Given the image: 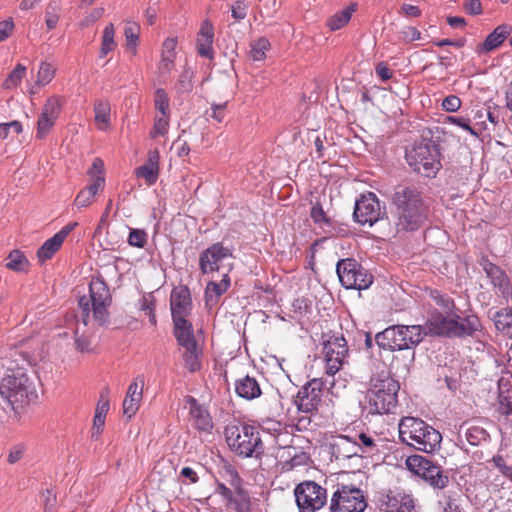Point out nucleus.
Instances as JSON below:
<instances>
[{
	"instance_id": "f257e3e1",
	"label": "nucleus",
	"mask_w": 512,
	"mask_h": 512,
	"mask_svg": "<svg viewBox=\"0 0 512 512\" xmlns=\"http://www.w3.org/2000/svg\"><path fill=\"white\" fill-rule=\"evenodd\" d=\"M393 218L397 233L415 232L424 226L429 209L420 191L411 186H398L392 198Z\"/></svg>"
},
{
	"instance_id": "f03ea898",
	"label": "nucleus",
	"mask_w": 512,
	"mask_h": 512,
	"mask_svg": "<svg viewBox=\"0 0 512 512\" xmlns=\"http://www.w3.org/2000/svg\"><path fill=\"white\" fill-rule=\"evenodd\" d=\"M398 431L401 442L418 451L429 454L440 448L441 433L421 418L402 417L398 424Z\"/></svg>"
},
{
	"instance_id": "7ed1b4c3",
	"label": "nucleus",
	"mask_w": 512,
	"mask_h": 512,
	"mask_svg": "<svg viewBox=\"0 0 512 512\" xmlns=\"http://www.w3.org/2000/svg\"><path fill=\"white\" fill-rule=\"evenodd\" d=\"M260 430V427L248 423L233 422L224 429L225 440L236 455L261 459L265 453V445Z\"/></svg>"
},
{
	"instance_id": "20e7f679",
	"label": "nucleus",
	"mask_w": 512,
	"mask_h": 512,
	"mask_svg": "<svg viewBox=\"0 0 512 512\" xmlns=\"http://www.w3.org/2000/svg\"><path fill=\"white\" fill-rule=\"evenodd\" d=\"M399 382L389 374L373 376L365 394V409L372 415L392 413L398 404Z\"/></svg>"
},
{
	"instance_id": "39448f33",
	"label": "nucleus",
	"mask_w": 512,
	"mask_h": 512,
	"mask_svg": "<svg viewBox=\"0 0 512 512\" xmlns=\"http://www.w3.org/2000/svg\"><path fill=\"white\" fill-rule=\"evenodd\" d=\"M424 335L426 332L421 325H392L377 333L375 341L381 349L410 350L421 343Z\"/></svg>"
},
{
	"instance_id": "423d86ee",
	"label": "nucleus",
	"mask_w": 512,
	"mask_h": 512,
	"mask_svg": "<svg viewBox=\"0 0 512 512\" xmlns=\"http://www.w3.org/2000/svg\"><path fill=\"white\" fill-rule=\"evenodd\" d=\"M89 299L85 296L79 299V307L82 309L83 322L88 323L92 311L94 320L99 325H104L109 320L108 307L111 304L109 287L101 278H92L89 283Z\"/></svg>"
},
{
	"instance_id": "0eeeda50",
	"label": "nucleus",
	"mask_w": 512,
	"mask_h": 512,
	"mask_svg": "<svg viewBox=\"0 0 512 512\" xmlns=\"http://www.w3.org/2000/svg\"><path fill=\"white\" fill-rule=\"evenodd\" d=\"M406 161L414 172L433 178L441 168L438 145L431 140L415 143L406 151Z\"/></svg>"
},
{
	"instance_id": "6e6552de",
	"label": "nucleus",
	"mask_w": 512,
	"mask_h": 512,
	"mask_svg": "<svg viewBox=\"0 0 512 512\" xmlns=\"http://www.w3.org/2000/svg\"><path fill=\"white\" fill-rule=\"evenodd\" d=\"M0 394L12 406L23 405L34 396V387L23 368L8 369L0 382Z\"/></svg>"
},
{
	"instance_id": "1a4fd4ad",
	"label": "nucleus",
	"mask_w": 512,
	"mask_h": 512,
	"mask_svg": "<svg viewBox=\"0 0 512 512\" xmlns=\"http://www.w3.org/2000/svg\"><path fill=\"white\" fill-rule=\"evenodd\" d=\"M323 393L324 382L320 378H313L299 389L294 403L299 412L309 415L298 419L297 426L299 428H306L310 424V416L317 413L322 402Z\"/></svg>"
},
{
	"instance_id": "9d476101",
	"label": "nucleus",
	"mask_w": 512,
	"mask_h": 512,
	"mask_svg": "<svg viewBox=\"0 0 512 512\" xmlns=\"http://www.w3.org/2000/svg\"><path fill=\"white\" fill-rule=\"evenodd\" d=\"M405 464L410 472L422 478L429 486L434 489H445L450 478L443 468L422 455L408 456Z\"/></svg>"
},
{
	"instance_id": "9b49d317",
	"label": "nucleus",
	"mask_w": 512,
	"mask_h": 512,
	"mask_svg": "<svg viewBox=\"0 0 512 512\" xmlns=\"http://www.w3.org/2000/svg\"><path fill=\"white\" fill-rule=\"evenodd\" d=\"M367 507V500L364 492L354 486L337 484L333 492L330 504V512H364Z\"/></svg>"
},
{
	"instance_id": "f8f14e48",
	"label": "nucleus",
	"mask_w": 512,
	"mask_h": 512,
	"mask_svg": "<svg viewBox=\"0 0 512 512\" xmlns=\"http://www.w3.org/2000/svg\"><path fill=\"white\" fill-rule=\"evenodd\" d=\"M336 272L341 285L346 289L364 290L373 283V275L354 258L340 259Z\"/></svg>"
},
{
	"instance_id": "ddd939ff",
	"label": "nucleus",
	"mask_w": 512,
	"mask_h": 512,
	"mask_svg": "<svg viewBox=\"0 0 512 512\" xmlns=\"http://www.w3.org/2000/svg\"><path fill=\"white\" fill-rule=\"evenodd\" d=\"M294 494L299 512H317L327 503L326 489L313 481L298 484Z\"/></svg>"
},
{
	"instance_id": "4468645a",
	"label": "nucleus",
	"mask_w": 512,
	"mask_h": 512,
	"mask_svg": "<svg viewBox=\"0 0 512 512\" xmlns=\"http://www.w3.org/2000/svg\"><path fill=\"white\" fill-rule=\"evenodd\" d=\"M324 359L326 374L334 376L343 366L348 356L347 342L343 336H331L324 341Z\"/></svg>"
},
{
	"instance_id": "2eb2a0df",
	"label": "nucleus",
	"mask_w": 512,
	"mask_h": 512,
	"mask_svg": "<svg viewBox=\"0 0 512 512\" xmlns=\"http://www.w3.org/2000/svg\"><path fill=\"white\" fill-rule=\"evenodd\" d=\"M381 216L382 210L380 201L374 193L368 192L367 194H362L360 198L356 200L353 217L357 223L372 226Z\"/></svg>"
},
{
	"instance_id": "dca6fc26",
	"label": "nucleus",
	"mask_w": 512,
	"mask_h": 512,
	"mask_svg": "<svg viewBox=\"0 0 512 512\" xmlns=\"http://www.w3.org/2000/svg\"><path fill=\"white\" fill-rule=\"evenodd\" d=\"M63 104L64 100L60 96H51L46 100L37 121V139L43 140L48 136L61 114Z\"/></svg>"
},
{
	"instance_id": "f3484780",
	"label": "nucleus",
	"mask_w": 512,
	"mask_h": 512,
	"mask_svg": "<svg viewBox=\"0 0 512 512\" xmlns=\"http://www.w3.org/2000/svg\"><path fill=\"white\" fill-rule=\"evenodd\" d=\"M229 256H231L229 249L217 242L200 254L199 268L203 274L218 271L220 262Z\"/></svg>"
},
{
	"instance_id": "a211bd4d",
	"label": "nucleus",
	"mask_w": 512,
	"mask_h": 512,
	"mask_svg": "<svg viewBox=\"0 0 512 512\" xmlns=\"http://www.w3.org/2000/svg\"><path fill=\"white\" fill-rule=\"evenodd\" d=\"M170 309L172 319L187 317L192 310L191 293L187 286L175 287L170 295Z\"/></svg>"
},
{
	"instance_id": "6ab92c4d",
	"label": "nucleus",
	"mask_w": 512,
	"mask_h": 512,
	"mask_svg": "<svg viewBox=\"0 0 512 512\" xmlns=\"http://www.w3.org/2000/svg\"><path fill=\"white\" fill-rule=\"evenodd\" d=\"M78 225L77 222H70L60 231H58L54 236L47 239L41 247L37 251V257L40 262H45L46 260L51 259L55 253L61 248L63 242L67 238V236L73 231V229Z\"/></svg>"
},
{
	"instance_id": "aec40b11",
	"label": "nucleus",
	"mask_w": 512,
	"mask_h": 512,
	"mask_svg": "<svg viewBox=\"0 0 512 512\" xmlns=\"http://www.w3.org/2000/svg\"><path fill=\"white\" fill-rule=\"evenodd\" d=\"M143 387V376H137L128 387L126 397L123 401V413L128 418L134 416L139 409L143 394Z\"/></svg>"
},
{
	"instance_id": "412c9836",
	"label": "nucleus",
	"mask_w": 512,
	"mask_h": 512,
	"mask_svg": "<svg viewBox=\"0 0 512 512\" xmlns=\"http://www.w3.org/2000/svg\"><path fill=\"white\" fill-rule=\"evenodd\" d=\"M511 32L512 26L509 24H501L497 26L487 35L486 39L477 46L476 52L478 54H486L497 49L503 44Z\"/></svg>"
},
{
	"instance_id": "4be33fe9",
	"label": "nucleus",
	"mask_w": 512,
	"mask_h": 512,
	"mask_svg": "<svg viewBox=\"0 0 512 512\" xmlns=\"http://www.w3.org/2000/svg\"><path fill=\"white\" fill-rule=\"evenodd\" d=\"M332 455L336 459H349L358 455L359 446L356 440H352L347 435H338L331 445Z\"/></svg>"
},
{
	"instance_id": "5701e85b",
	"label": "nucleus",
	"mask_w": 512,
	"mask_h": 512,
	"mask_svg": "<svg viewBox=\"0 0 512 512\" xmlns=\"http://www.w3.org/2000/svg\"><path fill=\"white\" fill-rule=\"evenodd\" d=\"M135 175L138 178L145 179L149 186L155 184L159 176V152L156 150L150 151L147 162L135 169Z\"/></svg>"
},
{
	"instance_id": "b1692460",
	"label": "nucleus",
	"mask_w": 512,
	"mask_h": 512,
	"mask_svg": "<svg viewBox=\"0 0 512 512\" xmlns=\"http://www.w3.org/2000/svg\"><path fill=\"white\" fill-rule=\"evenodd\" d=\"M187 402L189 404V414L194 421L195 428L200 431L209 432L213 428L209 412L193 397H189Z\"/></svg>"
},
{
	"instance_id": "393cba45",
	"label": "nucleus",
	"mask_w": 512,
	"mask_h": 512,
	"mask_svg": "<svg viewBox=\"0 0 512 512\" xmlns=\"http://www.w3.org/2000/svg\"><path fill=\"white\" fill-rule=\"evenodd\" d=\"M214 27L209 21H204L197 36V52L200 56L213 58Z\"/></svg>"
},
{
	"instance_id": "a878e982",
	"label": "nucleus",
	"mask_w": 512,
	"mask_h": 512,
	"mask_svg": "<svg viewBox=\"0 0 512 512\" xmlns=\"http://www.w3.org/2000/svg\"><path fill=\"white\" fill-rule=\"evenodd\" d=\"M236 394L245 400H254L262 394L259 382L255 377L246 375L235 381Z\"/></svg>"
},
{
	"instance_id": "bb28decb",
	"label": "nucleus",
	"mask_w": 512,
	"mask_h": 512,
	"mask_svg": "<svg viewBox=\"0 0 512 512\" xmlns=\"http://www.w3.org/2000/svg\"><path fill=\"white\" fill-rule=\"evenodd\" d=\"M172 321L174 326L173 335L180 347L197 343L193 325L186 317L172 319Z\"/></svg>"
},
{
	"instance_id": "cd10ccee",
	"label": "nucleus",
	"mask_w": 512,
	"mask_h": 512,
	"mask_svg": "<svg viewBox=\"0 0 512 512\" xmlns=\"http://www.w3.org/2000/svg\"><path fill=\"white\" fill-rule=\"evenodd\" d=\"M230 287V277L226 273L223 275L221 281H210L208 282L205 289V304L209 308L215 307L220 297L228 290Z\"/></svg>"
},
{
	"instance_id": "c85d7f7f",
	"label": "nucleus",
	"mask_w": 512,
	"mask_h": 512,
	"mask_svg": "<svg viewBox=\"0 0 512 512\" xmlns=\"http://www.w3.org/2000/svg\"><path fill=\"white\" fill-rule=\"evenodd\" d=\"M310 217L314 224L317 225L318 228L321 229L326 236L332 237L337 234L336 225L334 224L332 219L327 216L326 212L324 211L320 203L316 202L311 207Z\"/></svg>"
},
{
	"instance_id": "c756f323",
	"label": "nucleus",
	"mask_w": 512,
	"mask_h": 512,
	"mask_svg": "<svg viewBox=\"0 0 512 512\" xmlns=\"http://www.w3.org/2000/svg\"><path fill=\"white\" fill-rule=\"evenodd\" d=\"M455 319L447 318L442 314L432 316L427 324V331L424 332L439 336H454Z\"/></svg>"
},
{
	"instance_id": "7c9ffc66",
	"label": "nucleus",
	"mask_w": 512,
	"mask_h": 512,
	"mask_svg": "<svg viewBox=\"0 0 512 512\" xmlns=\"http://www.w3.org/2000/svg\"><path fill=\"white\" fill-rule=\"evenodd\" d=\"M405 493L401 489H383L377 494V502L379 509L382 512H395L397 501L402 500V495Z\"/></svg>"
},
{
	"instance_id": "2f4dec72",
	"label": "nucleus",
	"mask_w": 512,
	"mask_h": 512,
	"mask_svg": "<svg viewBox=\"0 0 512 512\" xmlns=\"http://www.w3.org/2000/svg\"><path fill=\"white\" fill-rule=\"evenodd\" d=\"M454 336L453 337H467L473 335L480 326V321L475 315H468L464 318L456 316Z\"/></svg>"
},
{
	"instance_id": "473e14b6",
	"label": "nucleus",
	"mask_w": 512,
	"mask_h": 512,
	"mask_svg": "<svg viewBox=\"0 0 512 512\" xmlns=\"http://www.w3.org/2000/svg\"><path fill=\"white\" fill-rule=\"evenodd\" d=\"M183 352L181 354L185 367L189 372H196L201 368L202 351L198 343L181 346Z\"/></svg>"
},
{
	"instance_id": "72a5a7b5",
	"label": "nucleus",
	"mask_w": 512,
	"mask_h": 512,
	"mask_svg": "<svg viewBox=\"0 0 512 512\" xmlns=\"http://www.w3.org/2000/svg\"><path fill=\"white\" fill-rule=\"evenodd\" d=\"M193 77L194 72L191 68L185 67L174 86V91L177 97L188 95L193 90Z\"/></svg>"
},
{
	"instance_id": "f704fd0d",
	"label": "nucleus",
	"mask_w": 512,
	"mask_h": 512,
	"mask_svg": "<svg viewBox=\"0 0 512 512\" xmlns=\"http://www.w3.org/2000/svg\"><path fill=\"white\" fill-rule=\"evenodd\" d=\"M492 320L494 321L496 329L503 334L512 333V309L509 307L502 308L496 311Z\"/></svg>"
},
{
	"instance_id": "c9c22d12",
	"label": "nucleus",
	"mask_w": 512,
	"mask_h": 512,
	"mask_svg": "<svg viewBox=\"0 0 512 512\" xmlns=\"http://www.w3.org/2000/svg\"><path fill=\"white\" fill-rule=\"evenodd\" d=\"M110 104L108 101H97L94 104L95 123L99 130L106 131L110 126Z\"/></svg>"
},
{
	"instance_id": "e433bc0d",
	"label": "nucleus",
	"mask_w": 512,
	"mask_h": 512,
	"mask_svg": "<svg viewBox=\"0 0 512 512\" xmlns=\"http://www.w3.org/2000/svg\"><path fill=\"white\" fill-rule=\"evenodd\" d=\"M140 25L134 21H127L124 28L126 48L132 53L137 54L139 44Z\"/></svg>"
},
{
	"instance_id": "4c0bfd02",
	"label": "nucleus",
	"mask_w": 512,
	"mask_h": 512,
	"mask_svg": "<svg viewBox=\"0 0 512 512\" xmlns=\"http://www.w3.org/2000/svg\"><path fill=\"white\" fill-rule=\"evenodd\" d=\"M355 4L350 5L349 7H346L345 9L336 12L334 15H332L328 21L327 26L332 31L339 30L343 28L351 19L352 13L355 11Z\"/></svg>"
},
{
	"instance_id": "58836bf2",
	"label": "nucleus",
	"mask_w": 512,
	"mask_h": 512,
	"mask_svg": "<svg viewBox=\"0 0 512 512\" xmlns=\"http://www.w3.org/2000/svg\"><path fill=\"white\" fill-rule=\"evenodd\" d=\"M486 272L494 286L498 287L503 293L509 290L510 280L499 266L490 264L489 268H486Z\"/></svg>"
},
{
	"instance_id": "ea45409f",
	"label": "nucleus",
	"mask_w": 512,
	"mask_h": 512,
	"mask_svg": "<svg viewBox=\"0 0 512 512\" xmlns=\"http://www.w3.org/2000/svg\"><path fill=\"white\" fill-rule=\"evenodd\" d=\"M233 500L227 506L232 507L236 512H250V496L242 486L236 487Z\"/></svg>"
},
{
	"instance_id": "a19ab883",
	"label": "nucleus",
	"mask_w": 512,
	"mask_h": 512,
	"mask_svg": "<svg viewBox=\"0 0 512 512\" xmlns=\"http://www.w3.org/2000/svg\"><path fill=\"white\" fill-rule=\"evenodd\" d=\"M101 189V179L97 180V183H91L88 187L81 190L76 198H75V205L79 208L87 207L89 206L95 195L98 193V191Z\"/></svg>"
},
{
	"instance_id": "79ce46f5",
	"label": "nucleus",
	"mask_w": 512,
	"mask_h": 512,
	"mask_svg": "<svg viewBox=\"0 0 512 512\" xmlns=\"http://www.w3.org/2000/svg\"><path fill=\"white\" fill-rule=\"evenodd\" d=\"M114 37L115 29L113 24L110 23L103 30L100 57H105L108 53L115 49L116 42L114 40Z\"/></svg>"
},
{
	"instance_id": "37998d69",
	"label": "nucleus",
	"mask_w": 512,
	"mask_h": 512,
	"mask_svg": "<svg viewBox=\"0 0 512 512\" xmlns=\"http://www.w3.org/2000/svg\"><path fill=\"white\" fill-rule=\"evenodd\" d=\"M222 465H221V474L223 477L226 478V480L229 482V484L233 487H239L242 486V479L236 470V468L227 460L222 459Z\"/></svg>"
},
{
	"instance_id": "c03bdc74",
	"label": "nucleus",
	"mask_w": 512,
	"mask_h": 512,
	"mask_svg": "<svg viewBox=\"0 0 512 512\" xmlns=\"http://www.w3.org/2000/svg\"><path fill=\"white\" fill-rule=\"evenodd\" d=\"M270 42L267 38L261 37L251 44L250 57L254 61H262L266 57V52L270 49Z\"/></svg>"
},
{
	"instance_id": "a18cd8bd",
	"label": "nucleus",
	"mask_w": 512,
	"mask_h": 512,
	"mask_svg": "<svg viewBox=\"0 0 512 512\" xmlns=\"http://www.w3.org/2000/svg\"><path fill=\"white\" fill-rule=\"evenodd\" d=\"M28 265V260L25 255L19 250H13L10 252L6 267L13 271H24Z\"/></svg>"
},
{
	"instance_id": "49530a36",
	"label": "nucleus",
	"mask_w": 512,
	"mask_h": 512,
	"mask_svg": "<svg viewBox=\"0 0 512 512\" xmlns=\"http://www.w3.org/2000/svg\"><path fill=\"white\" fill-rule=\"evenodd\" d=\"M465 437L469 444L477 446L488 440L489 433L482 427L472 426L467 429Z\"/></svg>"
},
{
	"instance_id": "de8ad7c7",
	"label": "nucleus",
	"mask_w": 512,
	"mask_h": 512,
	"mask_svg": "<svg viewBox=\"0 0 512 512\" xmlns=\"http://www.w3.org/2000/svg\"><path fill=\"white\" fill-rule=\"evenodd\" d=\"M175 59L176 56L161 54V60L158 64V74L163 81H166L169 78L172 70L174 69Z\"/></svg>"
},
{
	"instance_id": "09e8293b",
	"label": "nucleus",
	"mask_w": 512,
	"mask_h": 512,
	"mask_svg": "<svg viewBox=\"0 0 512 512\" xmlns=\"http://www.w3.org/2000/svg\"><path fill=\"white\" fill-rule=\"evenodd\" d=\"M25 73L26 67L22 64H17L13 71L5 79L3 83L4 88L11 89L12 87L17 86L23 79Z\"/></svg>"
},
{
	"instance_id": "8fccbe9b",
	"label": "nucleus",
	"mask_w": 512,
	"mask_h": 512,
	"mask_svg": "<svg viewBox=\"0 0 512 512\" xmlns=\"http://www.w3.org/2000/svg\"><path fill=\"white\" fill-rule=\"evenodd\" d=\"M88 175L90 176L92 183H97L98 179H101V189L104 186V162L100 158H95L91 167L88 169Z\"/></svg>"
},
{
	"instance_id": "3c124183",
	"label": "nucleus",
	"mask_w": 512,
	"mask_h": 512,
	"mask_svg": "<svg viewBox=\"0 0 512 512\" xmlns=\"http://www.w3.org/2000/svg\"><path fill=\"white\" fill-rule=\"evenodd\" d=\"M155 108L163 115L169 114V97L163 88H158L154 95Z\"/></svg>"
},
{
	"instance_id": "603ef678",
	"label": "nucleus",
	"mask_w": 512,
	"mask_h": 512,
	"mask_svg": "<svg viewBox=\"0 0 512 512\" xmlns=\"http://www.w3.org/2000/svg\"><path fill=\"white\" fill-rule=\"evenodd\" d=\"M169 129V114L156 117L155 122L151 131V137L156 138L158 136H164L167 134Z\"/></svg>"
},
{
	"instance_id": "864d4df0",
	"label": "nucleus",
	"mask_w": 512,
	"mask_h": 512,
	"mask_svg": "<svg viewBox=\"0 0 512 512\" xmlns=\"http://www.w3.org/2000/svg\"><path fill=\"white\" fill-rule=\"evenodd\" d=\"M54 73L55 69L51 64L42 62L38 70L36 83L41 86L48 84L53 79Z\"/></svg>"
},
{
	"instance_id": "5fc2aeb1",
	"label": "nucleus",
	"mask_w": 512,
	"mask_h": 512,
	"mask_svg": "<svg viewBox=\"0 0 512 512\" xmlns=\"http://www.w3.org/2000/svg\"><path fill=\"white\" fill-rule=\"evenodd\" d=\"M147 237L145 230L131 228L128 236V244L133 247L143 248L147 243Z\"/></svg>"
},
{
	"instance_id": "6e6d98bb",
	"label": "nucleus",
	"mask_w": 512,
	"mask_h": 512,
	"mask_svg": "<svg viewBox=\"0 0 512 512\" xmlns=\"http://www.w3.org/2000/svg\"><path fill=\"white\" fill-rule=\"evenodd\" d=\"M430 297L435 301V303L438 306L442 307L446 312L454 308V301L449 296L442 294L438 290H431Z\"/></svg>"
},
{
	"instance_id": "4d7b16f0",
	"label": "nucleus",
	"mask_w": 512,
	"mask_h": 512,
	"mask_svg": "<svg viewBox=\"0 0 512 512\" xmlns=\"http://www.w3.org/2000/svg\"><path fill=\"white\" fill-rule=\"evenodd\" d=\"M439 504L444 512H460L457 500L450 492L442 493Z\"/></svg>"
},
{
	"instance_id": "13d9d810",
	"label": "nucleus",
	"mask_w": 512,
	"mask_h": 512,
	"mask_svg": "<svg viewBox=\"0 0 512 512\" xmlns=\"http://www.w3.org/2000/svg\"><path fill=\"white\" fill-rule=\"evenodd\" d=\"M401 498V501H397L395 512H416L415 499L412 494L405 492Z\"/></svg>"
},
{
	"instance_id": "bf43d9fd",
	"label": "nucleus",
	"mask_w": 512,
	"mask_h": 512,
	"mask_svg": "<svg viewBox=\"0 0 512 512\" xmlns=\"http://www.w3.org/2000/svg\"><path fill=\"white\" fill-rule=\"evenodd\" d=\"M109 407V389L105 388L100 393L99 400L95 408V414L106 417Z\"/></svg>"
},
{
	"instance_id": "052dcab7",
	"label": "nucleus",
	"mask_w": 512,
	"mask_h": 512,
	"mask_svg": "<svg viewBox=\"0 0 512 512\" xmlns=\"http://www.w3.org/2000/svg\"><path fill=\"white\" fill-rule=\"evenodd\" d=\"M491 462L499 470V472L510 481H512V467L507 465L504 457L496 454L492 457Z\"/></svg>"
},
{
	"instance_id": "680f3d73",
	"label": "nucleus",
	"mask_w": 512,
	"mask_h": 512,
	"mask_svg": "<svg viewBox=\"0 0 512 512\" xmlns=\"http://www.w3.org/2000/svg\"><path fill=\"white\" fill-rule=\"evenodd\" d=\"M356 437L357 439L355 440L358 442L359 450H362L363 452H371L376 448L374 437L365 433H360L356 435Z\"/></svg>"
},
{
	"instance_id": "e2e57ef3",
	"label": "nucleus",
	"mask_w": 512,
	"mask_h": 512,
	"mask_svg": "<svg viewBox=\"0 0 512 512\" xmlns=\"http://www.w3.org/2000/svg\"><path fill=\"white\" fill-rule=\"evenodd\" d=\"M18 135L22 132V124L19 121L0 124V139H6L10 132Z\"/></svg>"
},
{
	"instance_id": "0e129e2a",
	"label": "nucleus",
	"mask_w": 512,
	"mask_h": 512,
	"mask_svg": "<svg viewBox=\"0 0 512 512\" xmlns=\"http://www.w3.org/2000/svg\"><path fill=\"white\" fill-rule=\"evenodd\" d=\"M26 451V446L23 443L13 445L8 453L7 461L9 464H15L20 461Z\"/></svg>"
},
{
	"instance_id": "69168bd1",
	"label": "nucleus",
	"mask_w": 512,
	"mask_h": 512,
	"mask_svg": "<svg viewBox=\"0 0 512 512\" xmlns=\"http://www.w3.org/2000/svg\"><path fill=\"white\" fill-rule=\"evenodd\" d=\"M447 121L462 128L465 131H468L471 135L478 136V133L475 131V129L471 127L470 120L466 117L449 116Z\"/></svg>"
},
{
	"instance_id": "338daca9",
	"label": "nucleus",
	"mask_w": 512,
	"mask_h": 512,
	"mask_svg": "<svg viewBox=\"0 0 512 512\" xmlns=\"http://www.w3.org/2000/svg\"><path fill=\"white\" fill-rule=\"evenodd\" d=\"M461 99L456 95H449L442 101V108L446 112H456L461 107Z\"/></svg>"
},
{
	"instance_id": "774afa93",
	"label": "nucleus",
	"mask_w": 512,
	"mask_h": 512,
	"mask_svg": "<svg viewBox=\"0 0 512 512\" xmlns=\"http://www.w3.org/2000/svg\"><path fill=\"white\" fill-rule=\"evenodd\" d=\"M247 5L244 0H237L231 6L232 17L237 20H243L247 16Z\"/></svg>"
}]
</instances>
